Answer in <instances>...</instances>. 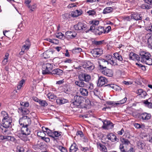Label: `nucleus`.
I'll return each instance as SVG.
<instances>
[{"mask_svg": "<svg viewBox=\"0 0 152 152\" xmlns=\"http://www.w3.org/2000/svg\"><path fill=\"white\" fill-rule=\"evenodd\" d=\"M113 56V55L109 54L107 55L105 57L106 59V60L107 61H109Z\"/></svg>", "mask_w": 152, "mask_h": 152, "instance_id": "nucleus-61", "label": "nucleus"}, {"mask_svg": "<svg viewBox=\"0 0 152 152\" xmlns=\"http://www.w3.org/2000/svg\"><path fill=\"white\" fill-rule=\"evenodd\" d=\"M1 116L3 117L2 120L10 118L8 113L5 111H3L1 113Z\"/></svg>", "mask_w": 152, "mask_h": 152, "instance_id": "nucleus-33", "label": "nucleus"}, {"mask_svg": "<svg viewBox=\"0 0 152 152\" xmlns=\"http://www.w3.org/2000/svg\"><path fill=\"white\" fill-rule=\"evenodd\" d=\"M146 95L147 93L145 91L143 90L140 96L142 98H144L146 96Z\"/></svg>", "mask_w": 152, "mask_h": 152, "instance_id": "nucleus-63", "label": "nucleus"}, {"mask_svg": "<svg viewBox=\"0 0 152 152\" xmlns=\"http://www.w3.org/2000/svg\"><path fill=\"white\" fill-rule=\"evenodd\" d=\"M46 129V131H45V132H47L48 136L52 137L54 131L49 129L48 128Z\"/></svg>", "mask_w": 152, "mask_h": 152, "instance_id": "nucleus-52", "label": "nucleus"}, {"mask_svg": "<svg viewBox=\"0 0 152 152\" xmlns=\"http://www.w3.org/2000/svg\"><path fill=\"white\" fill-rule=\"evenodd\" d=\"M99 66L100 69L103 70L106 68V66L108 64V62L106 60L102 59L99 62Z\"/></svg>", "mask_w": 152, "mask_h": 152, "instance_id": "nucleus-13", "label": "nucleus"}, {"mask_svg": "<svg viewBox=\"0 0 152 152\" xmlns=\"http://www.w3.org/2000/svg\"><path fill=\"white\" fill-rule=\"evenodd\" d=\"M134 126L137 129L142 128H143L142 126H143V125H141L140 124L137 123H134Z\"/></svg>", "mask_w": 152, "mask_h": 152, "instance_id": "nucleus-54", "label": "nucleus"}, {"mask_svg": "<svg viewBox=\"0 0 152 152\" xmlns=\"http://www.w3.org/2000/svg\"><path fill=\"white\" fill-rule=\"evenodd\" d=\"M86 88L88 89L89 91H91L94 88V85L91 82H88L85 85Z\"/></svg>", "mask_w": 152, "mask_h": 152, "instance_id": "nucleus-37", "label": "nucleus"}, {"mask_svg": "<svg viewBox=\"0 0 152 152\" xmlns=\"http://www.w3.org/2000/svg\"><path fill=\"white\" fill-rule=\"evenodd\" d=\"M140 8L144 10H149L151 8V7L148 3H146L142 4L140 6Z\"/></svg>", "mask_w": 152, "mask_h": 152, "instance_id": "nucleus-39", "label": "nucleus"}, {"mask_svg": "<svg viewBox=\"0 0 152 152\" xmlns=\"http://www.w3.org/2000/svg\"><path fill=\"white\" fill-rule=\"evenodd\" d=\"M68 102V100L63 98H58L57 99L56 102L58 104H62L67 103Z\"/></svg>", "mask_w": 152, "mask_h": 152, "instance_id": "nucleus-25", "label": "nucleus"}, {"mask_svg": "<svg viewBox=\"0 0 152 152\" xmlns=\"http://www.w3.org/2000/svg\"><path fill=\"white\" fill-rule=\"evenodd\" d=\"M53 68V65L50 63H46L42 66V74L47 75L51 73Z\"/></svg>", "mask_w": 152, "mask_h": 152, "instance_id": "nucleus-3", "label": "nucleus"}, {"mask_svg": "<svg viewBox=\"0 0 152 152\" xmlns=\"http://www.w3.org/2000/svg\"><path fill=\"white\" fill-rule=\"evenodd\" d=\"M37 135L38 136L40 137L41 139H42V137H44L45 135V134L43 132L40 131L37 132Z\"/></svg>", "mask_w": 152, "mask_h": 152, "instance_id": "nucleus-53", "label": "nucleus"}, {"mask_svg": "<svg viewBox=\"0 0 152 152\" xmlns=\"http://www.w3.org/2000/svg\"><path fill=\"white\" fill-rule=\"evenodd\" d=\"M83 80V81L86 82H88L91 79V76L86 73H82L79 75Z\"/></svg>", "mask_w": 152, "mask_h": 152, "instance_id": "nucleus-18", "label": "nucleus"}, {"mask_svg": "<svg viewBox=\"0 0 152 152\" xmlns=\"http://www.w3.org/2000/svg\"><path fill=\"white\" fill-rule=\"evenodd\" d=\"M105 31L104 28L101 26H99L95 31L96 34L98 35H100L102 33H105Z\"/></svg>", "mask_w": 152, "mask_h": 152, "instance_id": "nucleus-23", "label": "nucleus"}, {"mask_svg": "<svg viewBox=\"0 0 152 152\" xmlns=\"http://www.w3.org/2000/svg\"><path fill=\"white\" fill-rule=\"evenodd\" d=\"M108 82V80L105 77L100 76L99 77L97 86L99 87H102Z\"/></svg>", "mask_w": 152, "mask_h": 152, "instance_id": "nucleus-10", "label": "nucleus"}, {"mask_svg": "<svg viewBox=\"0 0 152 152\" xmlns=\"http://www.w3.org/2000/svg\"><path fill=\"white\" fill-rule=\"evenodd\" d=\"M98 148L101 151L104 152H107V150L105 146L100 143H97Z\"/></svg>", "mask_w": 152, "mask_h": 152, "instance_id": "nucleus-28", "label": "nucleus"}, {"mask_svg": "<svg viewBox=\"0 0 152 152\" xmlns=\"http://www.w3.org/2000/svg\"><path fill=\"white\" fill-rule=\"evenodd\" d=\"M25 82V80H24L22 79L20 81H19V84L17 86L18 89H20L21 87L23 86V85Z\"/></svg>", "mask_w": 152, "mask_h": 152, "instance_id": "nucleus-46", "label": "nucleus"}, {"mask_svg": "<svg viewBox=\"0 0 152 152\" xmlns=\"http://www.w3.org/2000/svg\"><path fill=\"white\" fill-rule=\"evenodd\" d=\"M42 139L47 142H49L50 141V139L49 138L45 137V136L44 137H42Z\"/></svg>", "mask_w": 152, "mask_h": 152, "instance_id": "nucleus-60", "label": "nucleus"}, {"mask_svg": "<svg viewBox=\"0 0 152 152\" xmlns=\"http://www.w3.org/2000/svg\"><path fill=\"white\" fill-rule=\"evenodd\" d=\"M91 53L94 57H99L103 53V50L99 48H95L91 51Z\"/></svg>", "mask_w": 152, "mask_h": 152, "instance_id": "nucleus-11", "label": "nucleus"}, {"mask_svg": "<svg viewBox=\"0 0 152 152\" xmlns=\"http://www.w3.org/2000/svg\"><path fill=\"white\" fill-rule=\"evenodd\" d=\"M78 149V147L75 143L72 144L69 148L70 152H76Z\"/></svg>", "mask_w": 152, "mask_h": 152, "instance_id": "nucleus-30", "label": "nucleus"}, {"mask_svg": "<svg viewBox=\"0 0 152 152\" xmlns=\"http://www.w3.org/2000/svg\"><path fill=\"white\" fill-rule=\"evenodd\" d=\"M137 145L139 149L142 150L145 147V144L143 141H138L137 143Z\"/></svg>", "mask_w": 152, "mask_h": 152, "instance_id": "nucleus-38", "label": "nucleus"}, {"mask_svg": "<svg viewBox=\"0 0 152 152\" xmlns=\"http://www.w3.org/2000/svg\"><path fill=\"white\" fill-rule=\"evenodd\" d=\"M124 136V137L126 139H130L131 138V135H130V133L128 131H126L125 132Z\"/></svg>", "mask_w": 152, "mask_h": 152, "instance_id": "nucleus-49", "label": "nucleus"}, {"mask_svg": "<svg viewBox=\"0 0 152 152\" xmlns=\"http://www.w3.org/2000/svg\"><path fill=\"white\" fill-rule=\"evenodd\" d=\"M39 103L41 106L42 107L46 106L48 105V104L46 101L41 99H40Z\"/></svg>", "mask_w": 152, "mask_h": 152, "instance_id": "nucleus-47", "label": "nucleus"}, {"mask_svg": "<svg viewBox=\"0 0 152 152\" xmlns=\"http://www.w3.org/2000/svg\"><path fill=\"white\" fill-rule=\"evenodd\" d=\"M56 37L60 39H62L65 37L64 34L61 32L56 33Z\"/></svg>", "mask_w": 152, "mask_h": 152, "instance_id": "nucleus-50", "label": "nucleus"}, {"mask_svg": "<svg viewBox=\"0 0 152 152\" xmlns=\"http://www.w3.org/2000/svg\"><path fill=\"white\" fill-rule=\"evenodd\" d=\"M104 42V40H103L102 41H97L94 40L92 41V43L93 44L96 45H102Z\"/></svg>", "mask_w": 152, "mask_h": 152, "instance_id": "nucleus-45", "label": "nucleus"}, {"mask_svg": "<svg viewBox=\"0 0 152 152\" xmlns=\"http://www.w3.org/2000/svg\"><path fill=\"white\" fill-rule=\"evenodd\" d=\"M107 138L112 142H118L119 139L117 138L116 136L112 133H110L107 135Z\"/></svg>", "mask_w": 152, "mask_h": 152, "instance_id": "nucleus-15", "label": "nucleus"}, {"mask_svg": "<svg viewBox=\"0 0 152 152\" xmlns=\"http://www.w3.org/2000/svg\"><path fill=\"white\" fill-rule=\"evenodd\" d=\"M142 62L145 63L146 64L151 65H152V58L151 57H149L146 59L145 61H144Z\"/></svg>", "mask_w": 152, "mask_h": 152, "instance_id": "nucleus-44", "label": "nucleus"}, {"mask_svg": "<svg viewBox=\"0 0 152 152\" xmlns=\"http://www.w3.org/2000/svg\"><path fill=\"white\" fill-rule=\"evenodd\" d=\"M139 55L140 56V61L142 62L145 61L146 59L149 57H151V55L149 53L145 51H142L140 52Z\"/></svg>", "mask_w": 152, "mask_h": 152, "instance_id": "nucleus-7", "label": "nucleus"}, {"mask_svg": "<svg viewBox=\"0 0 152 152\" xmlns=\"http://www.w3.org/2000/svg\"><path fill=\"white\" fill-rule=\"evenodd\" d=\"M71 15L72 17H76L79 16L78 15H77V14L75 10L74 11L72 12L71 13Z\"/></svg>", "mask_w": 152, "mask_h": 152, "instance_id": "nucleus-62", "label": "nucleus"}, {"mask_svg": "<svg viewBox=\"0 0 152 152\" xmlns=\"http://www.w3.org/2000/svg\"><path fill=\"white\" fill-rule=\"evenodd\" d=\"M82 49L80 48H75L72 50V53L74 54H77L80 52Z\"/></svg>", "mask_w": 152, "mask_h": 152, "instance_id": "nucleus-43", "label": "nucleus"}, {"mask_svg": "<svg viewBox=\"0 0 152 152\" xmlns=\"http://www.w3.org/2000/svg\"><path fill=\"white\" fill-rule=\"evenodd\" d=\"M31 45V43L28 39H26L23 43V45L22 46V48L24 50H28Z\"/></svg>", "mask_w": 152, "mask_h": 152, "instance_id": "nucleus-22", "label": "nucleus"}, {"mask_svg": "<svg viewBox=\"0 0 152 152\" xmlns=\"http://www.w3.org/2000/svg\"><path fill=\"white\" fill-rule=\"evenodd\" d=\"M87 13L89 16H95L96 15V12L94 9L92 10H90L87 12Z\"/></svg>", "mask_w": 152, "mask_h": 152, "instance_id": "nucleus-41", "label": "nucleus"}, {"mask_svg": "<svg viewBox=\"0 0 152 152\" xmlns=\"http://www.w3.org/2000/svg\"><path fill=\"white\" fill-rule=\"evenodd\" d=\"M19 110L23 115L28 114L30 112L28 109L25 107H21L19 109Z\"/></svg>", "mask_w": 152, "mask_h": 152, "instance_id": "nucleus-35", "label": "nucleus"}, {"mask_svg": "<svg viewBox=\"0 0 152 152\" xmlns=\"http://www.w3.org/2000/svg\"><path fill=\"white\" fill-rule=\"evenodd\" d=\"M113 10V9L111 7H107L105 8L103 10L102 13L105 14L112 12Z\"/></svg>", "mask_w": 152, "mask_h": 152, "instance_id": "nucleus-36", "label": "nucleus"}, {"mask_svg": "<svg viewBox=\"0 0 152 152\" xmlns=\"http://www.w3.org/2000/svg\"><path fill=\"white\" fill-rule=\"evenodd\" d=\"M31 0H25V4L28 7H30V4L31 2Z\"/></svg>", "mask_w": 152, "mask_h": 152, "instance_id": "nucleus-59", "label": "nucleus"}, {"mask_svg": "<svg viewBox=\"0 0 152 152\" xmlns=\"http://www.w3.org/2000/svg\"><path fill=\"white\" fill-rule=\"evenodd\" d=\"M30 9V12H31L34 11L37 8V5L36 4H34L32 6L30 5V7H28Z\"/></svg>", "mask_w": 152, "mask_h": 152, "instance_id": "nucleus-48", "label": "nucleus"}, {"mask_svg": "<svg viewBox=\"0 0 152 152\" xmlns=\"http://www.w3.org/2000/svg\"><path fill=\"white\" fill-rule=\"evenodd\" d=\"M19 122L21 126H29L31 124V121L29 118L27 116H24L19 119Z\"/></svg>", "mask_w": 152, "mask_h": 152, "instance_id": "nucleus-5", "label": "nucleus"}, {"mask_svg": "<svg viewBox=\"0 0 152 152\" xmlns=\"http://www.w3.org/2000/svg\"><path fill=\"white\" fill-rule=\"evenodd\" d=\"M148 37V39L147 45L148 47L152 49V35L150 34L147 35Z\"/></svg>", "mask_w": 152, "mask_h": 152, "instance_id": "nucleus-27", "label": "nucleus"}, {"mask_svg": "<svg viewBox=\"0 0 152 152\" xmlns=\"http://www.w3.org/2000/svg\"><path fill=\"white\" fill-rule=\"evenodd\" d=\"M91 23L94 26H97L99 23V21L98 20H94L91 21Z\"/></svg>", "mask_w": 152, "mask_h": 152, "instance_id": "nucleus-55", "label": "nucleus"}, {"mask_svg": "<svg viewBox=\"0 0 152 152\" xmlns=\"http://www.w3.org/2000/svg\"><path fill=\"white\" fill-rule=\"evenodd\" d=\"M127 100V98L126 97L120 101L117 102L115 103L116 105H121L125 103Z\"/></svg>", "mask_w": 152, "mask_h": 152, "instance_id": "nucleus-42", "label": "nucleus"}, {"mask_svg": "<svg viewBox=\"0 0 152 152\" xmlns=\"http://www.w3.org/2000/svg\"><path fill=\"white\" fill-rule=\"evenodd\" d=\"M78 80L75 81V83L78 86L80 87L83 88L85 86V83L83 80L79 75L78 77Z\"/></svg>", "mask_w": 152, "mask_h": 152, "instance_id": "nucleus-16", "label": "nucleus"}, {"mask_svg": "<svg viewBox=\"0 0 152 152\" xmlns=\"http://www.w3.org/2000/svg\"><path fill=\"white\" fill-rule=\"evenodd\" d=\"M79 91L80 94L83 96H86L88 95V92L87 89L83 88H80Z\"/></svg>", "mask_w": 152, "mask_h": 152, "instance_id": "nucleus-26", "label": "nucleus"}, {"mask_svg": "<svg viewBox=\"0 0 152 152\" xmlns=\"http://www.w3.org/2000/svg\"><path fill=\"white\" fill-rule=\"evenodd\" d=\"M28 126H22V127L21 132L23 135H27L30 134L31 131Z\"/></svg>", "mask_w": 152, "mask_h": 152, "instance_id": "nucleus-14", "label": "nucleus"}, {"mask_svg": "<svg viewBox=\"0 0 152 152\" xmlns=\"http://www.w3.org/2000/svg\"><path fill=\"white\" fill-rule=\"evenodd\" d=\"M58 149L61 152H67V150L66 148L62 146H60L59 147Z\"/></svg>", "mask_w": 152, "mask_h": 152, "instance_id": "nucleus-56", "label": "nucleus"}, {"mask_svg": "<svg viewBox=\"0 0 152 152\" xmlns=\"http://www.w3.org/2000/svg\"><path fill=\"white\" fill-rule=\"evenodd\" d=\"M114 56L116 58V60H118V61H121L122 63L123 62V58L121 56L120 54L117 53H115L113 54Z\"/></svg>", "mask_w": 152, "mask_h": 152, "instance_id": "nucleus-40", "label": "nucleus"}, {"mask_svg": "<svg viewBox=\"0 0 152 152\" xmlns=\"http://www.w3.org/2000/svg\"><path fill=\"white\" fill-rule=\"evenodd\" d=\"M63 73V71L58 68L54 69L51 72V73L53 75H56L60 76Z\"/></svg>", "mask_w": 152, "mask_h": 152, "instance_id": "nucleus-21", "label": "nucleus"}, {"mask_svg": "<svg viewBox=\"0 0 152 152\" xmlns=\"http://www.w3.org/2000/svg\"><path fill=\"white\" fill-rule=\"evenodd\" d=\"M66 38L69 39H71L75 38L77 35V34L74 32L68 31L65 33Z\"/></svg>", "mask_w": 152, "mask_h": 152, "instance_id": "nucleus-17", "label": "nucleus"}, {"mask_svg": "<svg viewBox=\"0 0 152 152\" xmlns=\"http://www.w3.org/2000/svg\"><path fill=\"white\" fill-rule=\"evenodd\" d=\"M47 96L49 100L52 101H53L56 99V98H57L56 95L52 93H50L48 94Z\"/></svg>", "mask_w": 152, "mask_h": 152, "instance_id": "nucleus-34", "label": "nucleus"}, {"mask_svg": "<svg viewBox=\"0 0 152 152\" xmlns=\"http://www.w3.org/2000/svg\"><path fill=\"white\" fill-rule=\"evenodd\" d=\"M12 119L11 118L2 121L3 127L4 128H0L1 131L4 134H6L8 131L7 128L12 126Z\"/></svg>", "mask_w": 152, "mask_h": 152, "instance_id": "nucleus-2", "label": "nucleus"}, {"mask_svg": "<svg viewBox=\"0 0 152 152\" xmlns=\"http://www.w3.org/2000/svg\"><path fill=\"white\" fill-rule=\"evenodd\" d=\"M141 15V14H139L137 13H134L131 14V16L132 19L137 21L142 20V17Z\"/></svg>", "mask_w": 152, "mask_h": 152, "instance_id": "nucleus-20", "label": "nucleus"}, {"mask_svg": "<svg viewBox=\"0 0 152 152\" xmlns=\"http://www.w3.org/2000/svg\"><path fill=\"white\" fill-rule=\"evenodd\" d=\"M120 141L122 144L126 145H128L131 144L130 141L127 139L125 138L124 137H121Z\"/></svg>", "mask_w": 152, "mask_h": 152, "instance_id": "nucleus-32", "label": "nucleus"}, {"mask_svg": "<svg viewBox=\"0 0 152 152\" xmlns=\"http://www.w3.org/2000/svg\"><path fill=\"white\" fill-rule=\"evenodd\" d=\"M108 64H109L112 65H118L117 63V60L115 56H113L112 58L110 59L109 61H108Z\"/></svg>", "mask_w": 152, "mask_h": 152, "instance_id": "nucleus-29", "label": "nucleus"}, {"mask_svg": "<svg viewBox=\"0 0 152 152\" xmlns=\"http://www.w3.org/2000/svg\"><path fill=\"white\" fill-rule=\"evenodd\" d=\"M114 124L110 121L105 120L103 122V125L102 127L105 129H112L113 128Z\"/></svg>", "mask_w": 152, "mask_h": 152, "instance_id": "nucleus-9", "label": "nucleus"}, {"mask_svg": "<svg viewBox=\"0 0 152 152\" xmlns=\"http://www.w3.org/2000/svg\"><path fill=\"white\" fill-rule=\"evenodd\" d=\"M102 73L104 75L110 77H113L114 75L113 71L112 69L106 68L102 70Z\"/></svg>", "mask_w": 152, "mask_h": 152, "instance_id": "nucleus-12", "label": "nucleus"}, {"mask_svg": "<svg viewBox=\"0 0 152 152\" xmlns=\"http://www.w3.org/2000/svg\"><path fill=\"white\" fill-rule=\"evenodd\" d=\"M74 28L75 30H78L80 32H87L88 28L86 25L82 22H78L74 26Z\"/></svg>", "mask_w": 152, "mask_h": 152, "instance_id": "nucleus-4", "label": "nucleus"}, {"mask_svg": "<svg viewBox=\"0 0 152 152\" xmlns=\"http://www.w3.org/2000/svg\"><path fill=\"white\" fill-rule=\"evenodd\" d=\"M50 52L49 51H46L43 53V56L45 58H48L50 57Z\"/></svg>", "mask_w": 152, "mask_h": 152, "instance_id": "nucleus-51", "label": "nucleus"}, {"mask_svg": "<svg viewBox=\"0 0 152 152\" xmlns=\"http://www.w3.org/2000/svg\"><path fill=\"white\" fill-rule=\"evenodd\" d=\"M115 103L114 101H108L106 102V103L107 104L109 105H112L113 106H116Z\"/></svg>", "mask_w": 152, "mask_h": 152, "instance_id": "nucleus-57", "label": "nucleus"}, {"mask_svg": "<svg viewBox=\"0 0 152 152\" xmlns=\"http://www.w3.org/2000/svg\"><path fill=\"white\" fill-rule=\"evenodd\" d=\"M83 97L80 96L76 95L74 96V100H72L70 104L72 108L81 107V104L83 101Z\"/></svg>", "mask_w": 152, "mask_h": 152, "instance_id": "nucleus-1", "label": "nucleus"}, {"mask_svg": "<svg viewBox=\"0 0 152 152\" xmlns=\"http://www.w3.org/2000/svg\"><path fill=\"white\" fill-rule=\"evenodd\" d=\"M62 134V132H59L58 131H54L53 133L52 136L54 140H56V137H59L61 136Z\"/></svg>", "mask_w": 152, "mask_h": 152, "instance_id": "nucleus-31", "label": "nucleus"}, {"mask_svg": "<svg viewBox=\"0 0 152 152\" xmlns=\"http://www.w3.org/2000/svg\"><path fill=\"white\" fill-rule=\"evenodd\" d=\"M129 58L130 60L135 61H140V56H139L137 54L133 52L130 53L129 55Z\"/></svg>", "mask_w": 152, "mask_h": 152, "instance_id": "nucleus-19", "label": "nucleus"}, {"mask_svg": "<svg viewBox=\"0 0 152 152\" xmlns=\"http://www.w3.org/2000/svg\"><path fill=\"white\" fill-rule=\"evenodd\" d=\"M83 67L87 70L91 71L94 68V64L89 61H86L83 62L81 64Z\"/></svg>", "mask_w": 152, "mask_h": 152, "instance_id": "nucleus-6", "label": "nucleus"}, {"mask_svg": "<svg viewBox=\"0 0 152 152\" xmlns=\"http://www.w3.org/2000/svg\"><path fill=\"white\" fill-rule=\"evenodd\" d=\"M138 117L142 121H147L151 118V115L150 113L144 112L140 113L138 115Z\"/></svg>", "mask_w": 152, "mask_h": 152, "instance_id": "nucleus-8", "label": "nucleus"}, {"mask_svg": "<svg viewBox=\"0 0 152 152\" xmlns=\"http://www.w3.org/2000/svg\"><path fill=\"white\" fill-rule=\"evenodd\" d=\"M20 104L22 105L24 107H28L29 106V103L28 102H20Z\"/></svg>", "mask_w": 152, "mask_h": 152, "instance_id": "nucleus-58", "label": "nucleus"}, {"mask_svg": "<svg viewBox=\"0 0 152 152\" xmlns=\"http://www.w3.org/2000/svg\"><path fill=\"white\" fill-rule=\"evenodd\" d=\"M143 103L149 108L152 109V99L149 98L144 100Z\"/></svg>", "mask_w": 152, "mask_h": 152, "instance_id": "nucleus-24", "label": "nucleus"}, {"mask_svg": "<svg viewBox=\"0 0 152 152\" xmlns=\"http://www.w3.org/2000/svg\"><path fill=\"white\" fill-rule=\"evenodd\" d=\"M17 152H24L23 148L20 147L17 148Z\"/></svg>", "mask_w": 152, "mask_h": 152, "instance_id": "nucleus-64", "label": "nucleus"}]
</instances>
